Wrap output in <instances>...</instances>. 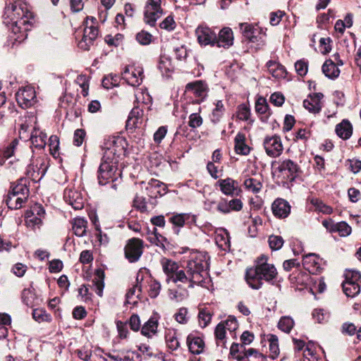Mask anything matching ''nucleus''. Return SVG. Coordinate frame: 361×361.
Returning a JSON list of instances; mask_svg holds the SVG:
<instances>
[{
	"label": "nucleus",
	"instance_id": "1",
	"mask_svg": "<svg viewBox=\"0 0 361 361\" xmlns=\"http://www.w3.org/2000/svg\"><path fill=\"white\" fill-rule=\"evenodd\" d=\"M208 259L207 255L202 252L191 254L188 259L183 262L180 273L181 283L188 284L190 288L204 283L209 276Z\"/></svg>",
	"mask_w": 361,
	"mask_h": 361
},
{
	"label": "nucleus",
	"instance_id": "2",
	"mask_svg": "<svg viewBox=\"0 0 361 361\" xmlns=\"http://www.w3.org/2000/svg\"><path fill=\"white\" fill-rule=\"evenodd\" d=\"M268 257L262 255L257 258L255 267L247 269L245 274L247 283L252 289L258 290L262 286V280L271 281L277 275L274 265L267 262Z\"/></svg>",
	"mask_w": 361,
	"mask_h": 361
},
{
	"label": "nucleus",
	"instance_id": "3",
	"mask_svg": "<svg viewBox=\"0 0 361 361\" xmlns=\"http://www.w3.org/2000/svg\"><path fill=\"white\" fill-rule=\"evenodd\" d=\"M8 11H11L13 13V16L16 17L17 20L13 23L11 27V32L13 34L20 33V35H18L17 37L14 38L16 41L21 42L25 37H26L27 27H24L22 30L21 26H26L29 23V18L32 16V13L28 11L25 4L18 1H15L13 4H10L6 6Z\"/></svg>",
	"mask_w": 361,
	"mask_h": 361
},
{
	"label": "nucleus",
	"instance_id": "4",
	"mask_svg": "<svg viewBox=\"0 0 361 361\" xmlns=\"http://www.w3.org/2000/svg\"><path fill=\"white\" fill-rule=\"evenodd\" d=\"M126 141L121 136H107L102 145V159L119 161L120 156L126 152Z\"/></svg>",
	"mask_w": 361,
	"mask_h": 361
},
{
	"label": "nucleus",
	"instance_id": "5",
	"mask_svg": "<svg viewBox=\"0 0 361 361\" xmlns=\"http://www.w3.org/2000/svg\"><path fill=\"white\" fill-rule=\"evenodd\" d=\"M118 161L109 160L102 158V162L98 169V182L101 185H104L109 182H114L121 176L118 169Z\"/></svg>",
	"mask_w": 361,
	"mask_h": 361
},
{
	"label": "nucleus",
	"instance_id": "6",
	"mask_svg": "<svg viewBox=\"0 0 361 361\" xmlns=\"http://www.w3.org/2000/svg\"><path fill=\"white\" fill-rule=\"evenodd\" d=\"M83 35L79 42V47L84 50H89L90 47L99 36L97 20L94 17L87 16L83 22Z\"/></svg>",
	"mask_w": 361,
	"mask_h": 361
},
{
	"label": "nucleus",
	"instance_id": "7",
	"mask_svg": "<svg viewBox=\"0 0 361 361\" xmlns=\"http://www.w3.org/2000/svg\"><path fill=\"white\" fill-rule=\"evenodd\" d=\"M360 279L361 274L357 271H348L345 273V280L343 282L342 286L344 293L348 297L353 298L360 293Z\"/></svg>",
	"mask_w": 361,
	"mask_h": 361
},
{
	"label": "nucleus",
	"instance_id": "8",
	"mask_svg": "<svg viewBox=\"0 0 361 361\" xmlns=\"http://www.w3.org/2000/svg\"><path fill=\"white\" fill-rule=\"evenodd\" d=\"M160 264L164 273L166 276V281L167 283H169L170 281L175 283L178 282L181 283L180 273L182 271V268L180 269V267L176 262L171 259L163 257L160 259Z\"/></svg>",
	"mask_w": 361,
	"mask_h": 361
},
{
	"label": "nucleus",
	"instance_id": "9",
	"mask_svg": "<svg viewBox=\"0 0 361 361\" xmlns=\"http://www.w3.org/2000/svg\"><path fill=\"white\" fill-rule=\"evenodd\" d=\"M16 101L23 109L33 106L37 102L34 87L26 85L18 90L16 94Z\"/></svg>",
	"mask_w": 361,
	"mask_h": 361
},
{
	"label": "nucleus",
	"instance_id": "10",
	"mask_svg": "<svg viewBox=\"0 0 361 361\" xmlns=\"http://www.w3.org/2000/svg\"><path fill=\"white\" fill-rule=\"evenodd\" d=\"M125 257L130 262H137L143 252V241L133 238L128 240L124 248Z\"/></svg>",
	"mask_w": 361,
	"mask_h": 361
},
{
	"label": "nucleus",
	"instance_id": "11",
	"mask_svg": "<svg viewBox=\"0 0 361 361\" xmlns=\"http://www.w3.org/2000/svg\"><path fill=\"white\" fill-rule=\"evenodd\" d=\"M161 0H148L145 10V22L151 26H154L163 14L161 8Z\"/></svg>",
	"mask_w": 361,
	"mask_h": 361
},
{
	"label": "nucleus",
	"instance_id": "12",
	"mask_svg": "<svg viewBox=\"0 0 361 361\" xmlns=\"http://www.w3.org/2000/svg\"><path fill=\"white\" fill-rule=\"evenodd\" d=\"M263 145L267 154L273 158L279 157L283 150L281 137L276 135L267 136L264 139Z\"/></svg>",
	"mask_w": 361,
	"mask_h": 361
},
{
	"label": "nucleus",
	"instance_id": "13",
	"mask_svg": "<svg viewBox=\"0 0 361 361\" xmlns=\"http://www.w3.org/2000/svg\"><path fill=\"white\" fill-rule=\"evenodd\" d=\"M47 166L42 159L37 158L32 161L26 169V175L32 180L37 182L40 180L46 173Z\"/></svg>",
	"mask_w": 361,
	"mask_h": 361
},
{
	"label": "nucleus",
	"instance_id": "14",
	"mask_svg": "<svg viewBox=\"0 0 361 361\" xmlns=\"http://www.w3.org/2000/svg\"><path fill=\"white\" fill-rule=\"evenodd\" d=\"M63 199L74 209L79 210L84 207V199L80 192L73 186H68L63 192Z\"/></svg>",
	"mask_w": 361,
	"mask_h": 361
},
{
	"label": "nucleus",
	"instance_id": "15",
	"mask_svg": "<svg viewBox=\"0 0 361 361\" xmlns=\"http://www.w3.org/2000/svg\"><path fill=\"white\" fill-rule=\"evenodd\" d=\"M123 79L131 86H139L143 78V70L140 67L127 66L122 73Z\"/></svg>",
	"mask_w": 361,
	"mask_h": 361
},
{
	"label": "nucleus",
	"instance_id": "16",
	"mask_svg": "<svg viewBox=\"0 0 361 361\" xmlns=\"http://www.w3.org/2000/svg\"><path fill=\"white\" fill-rule=\"evenodd\" d=\"M198 42L203 46H215L216 33L210 28L199 26L195 31Z\"/></svg>",
	"mask_w": 361,
	"mask_h": 361
},
{
	"label": "nucleus",
	"instance_id": "17",
	"mask_svg": "<svg viewBox=\"0 0 361 361\" xmlns=\"http://www.w3.org/2000/svg\"><path fill=\"white\" fill-rule=\"evenodd\" d=\"M322 259L315 254L310 253L303 257L302 264L304 268L312 274H317L321 272Z\"/></svg>",
	"mask_w": 361,
	"mask_h": 361
},
{
	"label": "nucleus",
	"instance_id": "18",
	"mask_svg": "<svg viewBox=\"0 0 361 361\" xmlns=\"http://www.w3.org/2000/svg\"><path fill=\"white\" fill-rule=\"evenodd\" d=\"M185 89L188 92H191L196 97L202 102L207 96L208 86L207 83L202 80H196L189 82L186 85Z\"/></svg>",
	"mask_w": 361,
	"mask_h": 361
},
{
	"label": "nucleus",
	"instance_id": "19",
	"mask_svg": "<svg viewBox=\"0 0 361 361\" xmlns=\"http://www.w3.org/2000/svg\"><path fill=\"white\" fill-rule=\"evenodd\" d=\"M324 95L322 93L310 94L308 98L303 101V106L310 113L318 114L322 110V102Z\"/></svg>",
	"mask_w": 361,
	"mask_h": 361
},
{
	"label": "nucleus",
	"instance_id": "20",
	"mask_svg": "<svg viewBox=\"0 0 361 361\" xmlns=\"http://www.w3.org/2000/svg\"><path fill=\"white\" fill-rule=\"evenodd\" d=\"M278 170L284 177L293 180L299 171L300 167L292 160L286 159L279 164Z\"/></svg>",
	"mask_w": 361,
	"mask_h": 361
},
{
	"label": "nucleus",
	"instance_id": "21",
	"mask_svg": "<svg viewBox=\"0 0 361 361\" xmlns=\"http://www.w3.org/2000/svg\"><path fill=\"white\" fill-rule=\"evenodd\" d=\"M233 43V31L229 27H224L220 30L218 37L216 36L215 46L224 49L229 48Z\"/></svg>",
	"mask_w": 361,
	"mask_h": 361
},
{
	"label": "nucleus",
	"instance_id": "22",
	"mask_svg": "<svg viewBox=\"0 0 361 361\" xmlns=\"http://www.w3.org/2000/svg\"><path fill=\"white\" fill-rule=\"evenodd\" d=\"M271 209L275 216L279 219H284L289 215L290 206L286 200L279 198L273 202Z\"/></svg>",
	"mask_w": 361,
	"mask_h": 361
},
{
	"label": "nucleus",
	"instance_id": "23",
	"mask_svg": "<svg viewBox=\"0 0 361 361\" xmlns=\"http://www.w3.org/2000/svg\"><path fill=\"white\" fill-rule=\"evenodd\" d=\"M18 145V140L14 139L3 150H0V166L10 167L12 161H7L14 155Z\"/></svg>",
	"mask_w": 361,
	"mask_h": 361
},
{
	"label": "nucleus",
	"instance_id": "24",
	"mask_svg": "<svg viewBox=\"0 0 361 361\" xmlns=\"http://www.w3.org/2000/svg\"><path fill=\"white\" fill-rule=\"evenodd\" d=\"M143 121V109L140 108V106H136L129 114L126 121V127L128 128H138L142 124Z\"/></svg>",
	"mask_w": 361,
	"mask_h": 361
},
{
	"label": "nucleus",
	"instance_id": "25",
	"mask_svg": "<svg viewBox=\"0 0 361 361\" xmlns=\"http://www.w3.org/2000/svg\"><path fill=\"white\" fill-rule=\"evenodd\" d=\"M217 183L220 187L221 191L224 195L228 196L238 195V183L236 180L231 178H227L218 180Z\"/></svg>",
	"mask_w": 361,
	"mask_h": 361
},
{
	"label": "nucleus",
	"instance_id": "26",
	"mask_svg": "<svg viewBox=\"0 0 361 361\" xmlns=\"http://www.w3.org/2000/svg\"><path fill=\"white\" fill-rule=\"evenodd\" d=\"M32 145L35 148L42 149L47 144V135L39 128L33 126L30 135Z\"/></svg>",
	"mask_w": 361,
	"mask_h": 361
},
{
	"label": "nucleus",
	"instance_id": "27",
	"mask_svg": "<svg viewBox=\"0 0 361 361\" xmlns=\"http://www.w3.org/2000/svg\"><path fill=\"white\" fill-rule=\"evenodd\" d=\"M187 344L189 350L192 354L199 355L203 352L204 348V342L199 336H196L193 334H190L187 338Z\"/></svg>",
	"mask_w": 361,
	"mask_h": 361
},
{
	"label": "nucleus",
	"instance_id": "28",
	"mask_svg": "<svg viewBox=\"0 0 361 361\" xmlns=\"http://www.w3.org/2000/svg\"><path fill=\"white\" fill-rule=\"evenodd\" d=\"M27 200L25 197L18 196L8 191L4 201L9 209H18L23 207Z\"/></svg>",
	"mask_w": 361,
	"mask_h": 361
},
{
	"label": "nucleus",
	"instance_id": "29",
	"mask_svg": "<svg viewBox=\"0 0 361 361\" xmlns=\"http://www.w3.org/2000/svg\"><path fill=\"white\" fill-rule=\"evenodd\" d=\"M158 324V319L155 316L151 317L141 328V334L147 338H152L157 332Z\"/></svg>",
	"mask_w": 361,
	"mask_h": 361
},
{
	"label": "nucleus",
	"instance_id": "30",
	"mask_svg": "<svg viewBox=\"0 0 361 361\" xmlns=\"http://www.w3.org/2000/svg\"><path fill=\"white\" fill-rule=\"evenodd\" d=\"M336 133L341 138L348 140L352 135L353 126L349 121L344 119L336 125Z\"/></svg>",
	"mask_w": 361,
	"mask_h": 361
},
{
	"label": "nucleus",
	"instance_id": "31",
	"mask_svg": "<svg viewBox=\"0 0 361 361\" xmlns=\"http://www.w3.org/2000/svg\"><path fill=\"white\" fill-rule=\"evenodd\" d=\"M269 73L275 78H283L286 75V71L283 66L275 61H269L267 63Z\"/></svg>",
	"mask_w": 361,
	"mask_h": 361
},
{
	"label": "nucleus",
	"instance_id": "32",
	"mask_svg": "<svg viewBox=\"0 0 361 361\" xmlns=\"http://www.w3.org/2000/svg\"><path fill=\"white\" fill-rule=\"evenodd\" d=\"M139 275L136 279V284L134 285L132 288H130L128 293H126V300L128 303H135L136 301L133 300V298H140V295L142 291V281L143 277L142 276L141 279H139Z\"/></svg>",
	"mask_w": 361,
	"mask_h": 361
},
{
	"label": "nucleus",
	"instance_id": "33",
	"mask_svg": "<svg viewBox=\"0 0 361 361\" xmlns=\"http://www.w3.org/2000/svg\"><path fill=\"white\" fill-rule=\"evenodd\" d=\"M215 241L217 246L224 251H228L231 247L230 235L226 229L221 230L216 233Z\"/></svg>",
	"mask_w": 361,
	"mask_h": 361
},
{
	"label": "nucleus",
	"instance_id": "34",
	"mask_svg": "<svg viewBox=\"0 0 361 361\" xmlns=\"http://www.w3.org/2000/svg\"><path fill=\"white\" fill-rule=\"evenodd\" d=\"M235 150L237 154L247 155L250 152V147L245 143V135L238 133L235 137Z\"/></svg>",
	"mask_w": 361,
	"mask_h": 361
},
{
	"label": "nucleus",
	"instance_id": "35",
	"mask_svg": "<svg viewBox=\"0 0 361 361\" xmlns=\"http://www.w3.org/2000/svg\"><path fill=\"white\" fill-rule=\"evenodd\" d=\"M322 72L330 79H335L338 77L340 70L336 64L331 59L326 60L322 66Z\"/></svg>",
	"mask_w": 361,
	"mask_h": 361
},
{
	"label": "nucleus",
	"instance_id": "36",
	"mask_svg": "<svg viewBox=\"0 0 361 361\" xmlns=\"http://www.w3.org/2000/svg\"><path fill=\"white\" fill-rule=\"evenodd\" d=\"M214 108L213 109L211 114H210V120L212 123L216 124L220 122L222 118L226 109L223 104L222 100H216L214 103Z\"/></svg>",
	"mask_w": 361,
	"mask_h": 361
},
{
	"label": "nucleus",
	"instance_id": "37",
	"mask_svg": "<svg viewBox=\"0 0 361 361\" xmlns=\"http://www.w3.org/2000/svg\"><path fill=\"white\" fill-rule=\"evenodd\" d=\"M9 192L21 197H28L29 188L27 186V179L20 178L18 183L11 187Z\"/></svg>",
	"mask_w": 361,
	"mask_h": 361
},
{
	"label": "nucleus",
	"instance_id": "38",
	"mask_svg": "<svg viewBox=\"0 0 361 361\" xmlns=\"http://www.w3.org/2000/svg\"><path fill=\"white\" fill-rule=\"evenodd\" d=\"M147 190L152 196L157 197V195H163L166 193V185L159 180L152 178L148 182Z\"/></svg>",
	"mask_w": 361,
	"mask_h": 361
},
{
	"label": "nucleus",
	"instance_id": "39",
	"mask_svg": "<svg viewBox=\"0 0 361 361\" xmlns=\"http://www.w3.org/2000/svg\"><path fill=\"white\" fill-rule=\"evenodd\" d=\"M104 271L101 269H98L95 271L94 279L92 280V283L96 288L95 292L100 297L102 296L103 294V289L104 287Z\"/></svg>",
	"mask_w": 361,
	"mask_h": 361
},
{
	"label": "nucleus",
	"instance_id": "40",
	"mask_svg": "<svg viewBox=\"0 0 361 361\" xmlns=\"http://www.w3.org/2000/svg\"><path fill=\"white\" fill-rule=\"evenodd\" d=\"M87 221L84 218H75L72 222V229L75 235L82 237L86 234Z\"/></svg>",
	"mask_w": 361,
	"mask_h": 361
},
{
	"label": "nucleus",
	"instance_id": "41",
	"mask_svg": "<svg viewBox=\"0 0 361 361\" xmlns=\"http://www.w3.org/2000/svg\"><path fill=\"white\" fill-rule=\"evenodd\" d=\"M243 185L249 192L254 194L259 192L262 188V183L259 180L254 178H249L244 180Z\"/></svg>",
	"mask_w": 361,
	"mask_h": 361
},
{
	"label": "nucleus",
	"instance_id": "42",
	"mask_svg": "<svg viewBox=\"0 0 361 361\" xmlns=\"http://www.w3.org/2000/svg\"><path fill=\"white\" fill-rule=\"evenodd\" d=\"M42 219H43L41 217L35 216L27 212L25 216V224L28 228L34 231L36 229H39L43 224Z\"/></svg>",
	"mask_w": 361,
	"mask_h": 361
},
{
	"label": "nucleus",
	"instance_id": "43",
	"mask_svg": "<svg viewBox=\"0 0 361 361\" xmlns=\"http://www.w3.org/2000/svg\"><path fill=\"white\" fill-rule=\"evenodd\" d=\"M250 109L246 104H243L238 106L237 111V118L239 120L247 121L249 124L252 125L254 120L250 118Z\"/></svg>",
	"mask_w": 361,
	"mask_h": 361
},
{
	"label": "nucleus",
	"instance_id": "44",
	"mask_svg": "<svg viewBox=\"0 0 361 361\" xmlns=\"http://www.w3.org/2000/svg\"><path fill=\"white\" fill-rule=\"evenodd\" d=\"M267 339L269 343V351H270L269 357L272 360H274L278 357V355L279 354L278 337L274 334H269L267 336Z\"/></svg>",
	"mask_w": 361,
	"mask_h": 361
},
{
	"label": "nucleus",
	"instance_id": "45",
	"mask_svg": "<svg viewBox=\"0 0 361 361\" xmlns=\"http://www.w3.org/2000/svg\"><path fill=\"white\" fill-rule=\"evenodd\" d=\"M253 37L249 38V41L251 42H258L259 46H264L265 44L266 32L259 27L257 25L255 29H253Z\"/></svg>",
	"mask_w": 361,
	"mask_h": 361
},
{
	"label": "nucleus",
	"instance_id": "46",
	"mask_svg": "<svg viewBox=\"0 0 361 361\" xmlns=\"http://www.w3.org/2000/svg\"><path fill=\"white\" fill-rule=\"evenodd\" d=\"M167 347L171 350H176L180 347V343L174 331H169L165 336Z\"/></svg>",
	"mask_w": 361,
	"mask_h": 361
},
{
	"label": "nucleus",
	"instance_id": "47",
	"mask_svg": "<svg viewBox=\"0 0 361 361\" xmlns=\"http://www.w3.org/2000/svg\"><path fill=\"white\" fill-rule=\"evenodd\" d=\"M32 318L37 322L51 321V317L49 314H47L46 310L42 308H37L32 311Z\"/></svg>",
	"mask_w": 361,
	"mask_h": 361
},
{
	"label": "nucleus",
	"instance_id": "48",
	"mask_svg": "<svg viewBox=\"0 0 361 361\" xmlns=\"http://www.w3.org/2000/svg\"><path fill=\"white\" fill-rule=\"evenodd\" d=\"M255 111L258 114H267V117L270 115L269 112V107L265 98L260 97L255 102Z\"/></svg>",
	"mask_w": 361,
	"mask_h": 361
},
{
	"label": "nucleus",
	"instance_id": "49",
	"mask_svg": "<svg viewBox=\"0 0 361 361\" xmlns=\"http://www.w3.org/2000/svg\"><path fill=\"white\" fill-rule=\"evenodd\" d=\"M294 326V321L290 317H282L279 323L278 327L285 333H289Z\"/></svg>",
	"mask_w": 361,
	"mask_h": 361
},
{
	"label": "nucleus",
	"instance_id": "50",
	"mask_svg": "<svg viewBox=\"0 0 361 361\" xmlns=\"http://www.w3.org/2000/svg\"><path fill=\"white\" fill-rule=\"evenodd\" d=\"M147 283L149 286L148 293L149 297L151 298H156L160 293L161 288V283L158 281L152 279H151Z\"/></svg>",
	"mask_w": 361,
	"mask_h": 361
},
{
	"label": "nucleus",
	"instance_id": "51",
	"mask_svg": "<svg viewBox=\"0 0 361 361\" xmlns=\"http://www.w3.org/2000/svg\"><path fill=\"white\" fill-rule=\"evenodd\" d=\"M268 243L271 250L276 251L283 247L284 240L280 235H271L269 237Z\"/></svg>",
	"mask_w": 361,
	"mask_h": 361
},
{
	"label": "nucleus",
	"instance_id": "52",
	"mask_svg": "<svg viewBox=\"0 0 361 361\" xmlns=\"http://www.w3.org/2000/svg\"><path fill=\"white\" fill-rule=\"evenodd\" d=\"M311 204L314 205L315 209L323 214H329L333 212L331 207L325 204L322 201L319 199L313 198L311 200Z\"/></svg>",
	"mask_w": 361,
	"mask_h": 361
},
{
	"label": "nucleus",
	"instance_id": "53",
	"mask_svg": "<svg viewBox=\"0 0 361 361\" xmlns=\"http://www.w3.org/2000/svg\"><path fill=\"white\" fill-rule=\"evenodd\" d=\"M31 123H36V118L34 116H30L28 121L25 120L20 124L19 134L20 137L27 138L28 135L25 134L29 130L30 128L32 127Z\"/></svg>",
	"mask_w": 361,
	"mask_h": 361
},
{
	"label": "nucleus",
	"instance_id": "54",
	"mask_svg": "<svg viewBox=\"0 0 361 361\" xmlns=\"http://www.w3.org/2000/svg\"><path fill=\"white\" fill-rule=\"evenodd\" d=\"M335 232H338L341 236L345 237L350 234L351 227L345 221L336 224Z\"/></svg>",
	"mask_w": 361,
	"mask_h": 361
},
{
	"label": "nucleus",
	"instance_id": "55",
	"mask_svg": "<svg viewBox=\"0 0 361 361\" xmlns=\"http://www.w3.org/2000/svg\"><path fill=\"white\" fill-rule=\"evenodd\" d=\"M188 219V215L186 214H177L170 217L169 221L176 226L183 227Z\"/></svg>",
	"mask_w": 361,
	"mask_h": 361
},
{
	"label": "nucleus",
	"instance_id": "56",
	"mask_svg": "<svg viewBox=\"0 0 361 361\" xmlns=\"http://www.w3.org/2000/svg\"><path fill=\"white\" fill-rule=\"evenodd\" d=\"M188 118V126L192 129L199 128L202 125L203 119L197 113L191 114Z\"/></svg>",
	"mask_w": 361,
	"mask_h": 361
},
{
	"label": "nucleus",
	"instance_id": "57",
	"mask_svg": "<svg viewBox=\"0 0 361 361\" xmlns=\"http://www.w3.org/2000/svg\"><path fill=\"white\" fill-rule=\"evenodd\" d=\"M136 40L142 45H148L152 42V35L149 32L142 30L136 35Z\"/></svg>",
	"mask_w": 361,
	"mask_h": 361
},
{
	"label": "nucleus",
	"instance_id": "58",
	"mask_svg": "<svg viewBox=\"0 0 361 361\" xmlns=\"http://www.w3.org/2000/svg\"><path fill=\"white\" fill-rule=\"evenodd\" d=\"M239 27H240L242 34L247 39H249L250 37H253V35H252L253 32H255V30H253V29H255V27H256V25H252L251 24L244 23H240Z\"/></svg>",
	"mask_w": 361,
	"mask_h": 361
},
{
	"label": "nucleus",
	"instance_id": "59",
	"mask_svg": "<svg viewBox=\"0 0 361 361\" xmlns=\"http://www.w3.org/2000/svg\"><path fill=\"white\" fill-rule=\"evenodd\" d=\"M176 24L172 16H167L160 24L161 29L172 31L176 28Z\"/></svg>",
	"mask_w": 361,
	"mask_h": 361
},
{
	"label": "nucleus",
	"instance_id": "60",
	"mask_svg": "<svg viewBox=\"0 0 361 361\" xmlns=\"http://www.w3.org/2000/svg\"><path fill=\"white\" fill-rule=\"evenodd\" d=\"M34 293L30 288H25L22 292V300L28 307L33 305Z\"/></svg>",
	"mask_w": 361,
	"mask_h": 361
},
{
	"label": "nucleus",
	"instance_id": "61",
	"mask_svg": "<svg viewBox=\"0 0 361 361\" xmlns=\"http://www.w3.org/2000/svg\"><path fill=\"white\" fill-rule=\"evenodd\" d=\"M198 317H199L200 324L202 323L203 326L205 327L211 322L212 314L206 308L201 309L199 312Z\"/></svg>",
	"mask_w": 361,
	"mask_h": 361
},
{
	"label": "nucleus",
	"instance_id": "62",
	"mask_svg": "<svg viewBox=\"0 0 361 361\" xmlns=\"http://www.w3.org/2000/svg\"><path fill=\"white\" fill-rule=\"evenodd\" d=\"M188 309L185 307H181L174 314V318L178 323L184 324L188 321Z\"/></svg>",
	"mask_w": 361,
	"mask_h": 361
},
{
	"label": "nucleus",
	"instance_id": "63",
	"mask_svg": "<svg viewBox=\"0 0 361 361\" xmlns=\"http://www.w3.org/2000/svg\"><path fill=\"white\" fill-rule=\"evenodd\" d=\"M133 207L141 212H145L147 210L145 199L142 196L136 195L133 200Z\"/></svg>",
	"mask_w": 361,
	"mask_h": 361
},
{
	"label": "nucleus",
	"instance_id": "64",
	"mask_svg": "<svg viewBox=\"0 0 361 361\" xmlns=\"http://www.w3.org/2000/svg\"><path fill=\"white\" fill-rule=\"evenodd\" d=\"M304 361H317V357L312 346L307 345L303 353Z\"/></svg>",
	"mask_w": 361,
	"mask_h": 361
}]
</instances>
